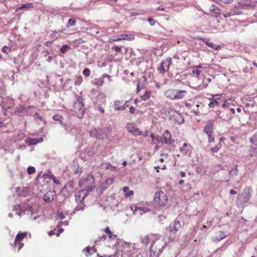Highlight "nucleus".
Returning <instances> with one entry per match:
<instances>
[{
	"label": "nucleus",
	"instance_id": "obj_1",
	"mask_svg": "<svg viewBox=\"0 0 257 257\" xmlns=\"http://www.w3.org/2000/svg\"><path fill=\"white\" fill-rule=\"evenodd\" d=\"M135 248L134 244H132L116 238L113 244V250L116 249L113 257H130L133 254L132 251Z\"/></svg>",
	"mask_w": 257,
	"mask_h": 257
},
{
	"label": "nucleus",
	"instance_id": "obj_2",
	"mask_svg": "<svg viewBox=\"0 0 257 257\" xmlns=\"http://www.w3.org/2000/svg\"><path fill=\"white\" fill-rule=\"evenodd\" d=\"M153 207L158 210H165L168 208V200L166 194L162 191L156 192L154 195Z\"/></svg>",
	"mask_w": 257,
	"mask_h": 257
},
{
	"label": "nucleus",
	"instance_id": "obj_3",
	"mask_svg": "<svg viewBox=\"0 0 257 257\" xmlns=\"http://www.w3.org/2000/svg\"><path fill=\"white\" fill-rule=\"evenodd\" d=\"M251 197L250 188H245L243 192L238 194L235 204L238 208H242L249 201Z\"/></svg>",
	"mask_w": 257,
	"mask_h": 257
},
{
	"label": "nucleus",
	"instance_id": "obj_4",
	"mask_svg": "<svg viewBox=\"0 0 257 257\" xmlns=\"http://www.w3.org/2000/svg\"><path fill=\"white\" fill-rule=\"evenodd\" d=\"M27 232H22V231H19L17 234L14 244L12 245L15 250L19 251L24 246L23 241L27 237Z\"/></svg>",
	"mask_w": 257,
	"mask_h": 257
},
{
	"label": "nucleus",
	"instance_id": "obj_5",
	"mask_svg": "<svg viewBox=\"0 0 257 257\" xmlns=\"http://www.w3.org/2000/svg\"><path fill=\"white\" fill-rule=\"evenodd\" d=\"M76 101L74 104V109L76 115L79 118H82L84 114V105L82 101V98L80 96H76Z\"/></svg>",
	"mask_w": 257,
	"mask_h": 257
},
{
	"label": "nucleus",
	"instance_id": "obj_6",
	"mask_svg": "<svg viewBox=\"0 0 257 257\" xmlns=\"http://www.w3.org/2000/svg\"><path fill=\"white\" fill-rule=\"evenodd\" d=\"M213 126L214 121L213 120H209L206 125L205 126L203 131L208 136V142H213L214 138L213 136Z\"/></svg>",
	"mask_w": 257,
	"mask_h": 257
},
{
	"label": "nucleus",
	"instance_id": "obj_7",
	"mask_svg": "<svg viewBox=\"0 0 257 257\" xmlns=\"http://www.w3.org/2000/svg\"><path fill=\"white\" fill-rule=\"evenodd\" d=\"M171 61V58L170 57L165 59L161 62L160 66L158 68V71L162 74L167 72L170 68Z\"/></svg>",
	"mask_w": 257,
	"mask_h": 257
},
{
	"label": "nucleus",
	"instance_id": "obj_8",
	"mask_svg": "<svg viewBox=\"0 0 257 257\" xmlns=\"http://www.w3.org/2000/svg\"><path fill=\"white\" fill-rule=\"evenodd\" d=\"M181 228V224L180 222L175 220L174 222L173 225H170L167 228V232L169 233V235L171 236L175 235L176 233Z\"/></svg>",
	"mask_w": 257,
	"mask_h": 257
},
{
	"label": "nucleus",
	"instance_id": "obj_9",
	"mask_svg": "<svg viewBox=\"0 0 257 257\" xmlns=\"http://www.w3.org/2000/svg\"><path fill=\"white\" fill-rule=\"evenodd\" d=\"M126 129L129 133H131L134 136L141 135V131L134 123H127Z\"/></svg>",
	"mask_w": 257,
	"mask_h": 257
},
{
	"label": "nucleus",
	"instance_id": "obj_10",
	"mask_svg": "<svg viewBox=\"0 0 257 257\" xmlns=\"http://www.w3.org/2000/svg\"><path fill=\"white\" fill-rule=\"evenodd\" d=\"M171 119L173 120L176 124H181L184 122V118L181 113L175 111L170 116Z\"/></svg>",
	"mask_w": 257,
	"mask_h": 257
},
{
	"label": "nucleus",
	"instance_id": "obj_11",
	"mask_svg": "<svg viewBox=\"0 0 257 257\" xmlns=\"http://www.w3.org/2000/svg\"><path fill=\"white\" fill-rule=\"evenodd\" d=\"M135 39V37L133 35L120 34L118 35L113 36V42L121 40L133 41Z\"/></svg>",
	"mask_w": 257,
	"mask_h": 257
},
{
	"label": "nucleus",
	"instance_id": "obj_12",
	"mask_svg": "<svg viewBox=\"0 0 257 257\" xmlns=\"http://www.w3.org/2000/svg\"><path fill=\"white\" fill-rule=\"evenodd\" d=\"M123 48L122 46H116L113 45V48L115 54L113 55V60L118 61L123 56V53L121 51V48Z\"/></svg>",
	"mask_w": 257,
	"mask_h": 257
},
{
	"label": "nucleus",
	"instance_id": "obj_13",
	"mask_svg": "<svg viewBox=\"0 0 257 257\" xmlns=\"http://www.w3.org/2000/svg\"><path fill=\"white\" fill-rule=\"evenodd\" d=\"M83 251L87 257L90 255H98V254L96 252V249L93 247L87 246L83 249Z\"/></svg>",
	"mask_w": 257,
	"mask_h": 257
},
{
	"label": "nucleus",
	"instance_id": "obj_14",
	"mask_svg": "<svg viewBox=\"0 0 257 257\" xmlns=\"http://www.w3.org/2000/svg\"><path fill=\"white\" fill-rule=\"evenodd\" d=\"M89 134L91 137L98 139H102L103 137L102 131L99 129L94 128L90 132Z\"/></svg>",
	"mask_w": 257,
	"mask_h": 257
},
{
	"label": "nucleus",
	"instance_id": "obj_15",
	"mask_svg": "<svg viewBox=\"0 0 257 257\" xmlns=\"http://www.w3.org/2000/svg\"><path fill=\"white\" fill-rule=\"evenodd\" d=\"M175 100L181 99L183 98L187 94V91L186 90H180L175 89Z\"/></svg>",
	"mask_w": 257,
	"mask_h": 257
},
{
	"label": "nucleus",
	"instance_id": "obj_16",
	"mask_svg": "<svg viewBox=\"0 0 257 257\" xmlns=\"http://www.w3.org/2000/svg\"><path fill=\"white\" fill-rule=\"evenodd\" d=\"M86 196V192L81 190L78 192L75 195V200L77 203H84L83 200Z\"/></svg>",
	"mask_w": 257,
	"mask_h": 257
},
{
	"label": "nucleus",
	"instance_id": "obj_17",
	"mask_svg": "<svg viewBox=\"0 0 257 257\" xmlns=\"http://www.w3.org/2000/svg\"><path fill=\"white\" fill-rule=\"evenodd\" d=\"M56 194L54 191H49L47 192L44 196V200L45 202H50L54 199V197Z\"/></svg>",
	"mask_w": 257,
	"mask_h": 257
},
{
	"label": "nucleus",
	"instance_id": "obj_18",
	"mask_svg": "<svg viewBox=\"0 0 257 257\" xmlns=\"http://www.w3.org/2000/svg\"><path fill=\"white\" fill-rule=\"evenodd\" d=\"M163 138L164 139V142L167 145L172 144V135L169 131L166 130L164 132V133L163 136Z\"/></svg>",
	"mask_w": 257,
	"mask_h": 257
},
{
	"label": "nucleus",
	"instance_id": "obj_19",
	"mask_svg": "<svg viewBox=\"0 0 257 257\" xmlns=\"http://www.w3.org/2000/svg\"><path fill=\"white\" fill-rule=\"evenodd\" d=\"M131 209L136 213L138 211H140L139 213L140 215H143L144 213L148 212L150 210V209L148 207H139L137 206L132 207Z\"/></svg>",
	"mask_w": 257,
	"mask_h": 257
},
{
	"label": "nucleus",
	"instance_id": "obj_20",
	"mask_svg": "<svg viewBox=\"0 0 257 257\" xmlns=\"http://www.w3.org/2000/svg\"><path fill=\"white\" fill-rule=\"evenodd\" d=\"M242 14V12L241 11H235L234 10H231L230 11H226L223 12V15L224 17H229L231 16H235V15H240Z\"/></svg>",
	"mask_w": 257,
	"mask_h": 257
},
{
	"label": "nucleus",
	"instance_id": "obj_21",
	"mask_svg": "<svg viewBox=\"0 0 257 257\" xmlns=\"http://www.w3.org/2000/svg\"><path fill=\"white\" fill-rule=\"evenodd\" d=\"M175 89H169L166 90L164 95L165 97L171 100H175V97H174L175 95Z\"/></svg>",
	"mask_w": 257,
	"mask_h": 257
},
{
	"label": "nucleus",
	"instance_id": "obj_22",
	"mask_svg": "<svg viewBox=\"0 0 257 257\" xmlns=\"http://www.w3.org/2000/svg\"><path fill=\"white\" fill-rule=\"evenodd\" d=\"M43 141V138H40L39 139H35V138H28L26 140V143L29 146L36 145L38 143L42 142Z\"/></svg>",
	"mask_w": 257,
	"mask_h": 257
},
{
	"label": "nucleus",
	"instance_id": "obj_23",
	"mask_svg": "<svg viewBox=\"0 0 257 257\" xmlns=\"http://www.w3.org/2000/svg\"><path fill=\"white\" fill-rule=\"evenodd\" d=\"M73 192V187L70 184H67L62 189V192L65 195H69L70 193Z\"/></svg>",
	"mask_w": 257,
	"mask_h": 257
},
{
	"label": "nucleus",
	"instance_id": "obj_24",
	"mask_svg": "<svg viewBox=\"0 0 257 257\" xmlns=\"http://www.w3.org/2000/svg\"><path fill=\"white\" fill-rule=\"evenodd\" d=\"M114 106L115 109L118 110H123L128 106V105H125L124 104H122V102L121 101H115L114 103Z\"/></svg>",
	"mask_w": 257,
	"mask_h": 257
},
{
	"label": "nucleus",
	"instance_id": "obj_25",
	"mask_svg": "<svg viewBox=\"0 0 257 257\" xmlns=\"http://www.w3.org/2000/svg\"><path fill=\"white\" fill-rule=\"evenodd\" d=\"M209 10L211 12L214 13V16L216 17H218L220 15L219 9L218 8V7L214 5H212L210 6Z\"/></svg>",
	"mask_w": 257,
	"mask_h": 257
},
{
	"label": "nucleus",
	"instance_id": "obj_26",
	"mask_svg": "<svg viewBox=\"0 0 257 257\" xmlns=\"http://www.w3.org/2000/svg\"><path fill=\"white\" fill-rule=\"evenodd\" d=\"M33 8V3H29L27 4H23L21 7H18L16 9V12H17L21 10H28L30 8Z\"/></svg>",
	"mask_w": 257,
	"mask_h": 257
},
{
	"label": "nucleus",
	"instance_id": "obj_27",
	"mask_svg": "<svg viewBox=\"0 0 257 257\" xmlns=\"http://www.w3.org/2000/svg\"><path fill=\"white\" fill-rule=\"evenodd\" d=\"M201 69H202V66L201 65L195 66L193 68L192 73L196 76H198L200 75L201 72Z\"/></svg>",
	"mask_w": 257,
	"mask_h": 257
},
{
	"label": "nucleus",
	"instance_id": "obj_28",
	"mask_svg": "<svg viewBox=\"0 0 257 257\" xmlns=\"http://www.w3.org/2000/svg\"><path fill=\"white\" fill-rule=\"evenodd\" d=\"M226 235L224 234V232L223 231H220L219 232V235L213 237L212 240L214 241H219L226 237Z\"/></svg>",
	"mask_w": 257,
	"mask_h": 257
},
{
	"label": "nucleus",
	"instance_id": "obj_29",
	"mask_svg": "<svg viewBox=\"0 0 257 257\" xmlns=\"http://www.w3.org/2000/svg\"><path fill=\"white\" fill-rule=\"evenodd\" d=\"M7 100H8L9 101V105L7 106L5 104L4 101H3L2 102V103L1 104L2 107H3L5 109V110H7V109L11 108L14 105V102H13V99H12L11 98H7Z\"/></svg>",
	"mask_w": 257,
	"mask_h": 257
},
{
	"label": "nucleus",
	"instance_id": "obj_30",
	"mask_svg": "<svg viewBox=\"0 0 257 257\" xmlns=\"http://www.w3.org/2000/svg\"><path fill=\"white\" fill-rule=\"evenodd\" d=\"M123 191L125 193L126 197H130L133 195L134 194V191L133 190H130L129 188L127 186L123 188Z\"/></svg>",
	"mask_w": 257,
	"mask_h": 257
},
{
	"label": "nucleus",
	"instance_id": "obj_31",
	"mask_svg": "<svg viewBox=\"0 0 257 257\" xmlns=\"http://www.w3.org/2000/svg\"><path fill=\"white\" fill-rule=\"evenodd\" d=\"M215 113L218 118L223 120H226L227 119V117L224 115V113L223 111L217 110L215 112Z\"/></svg>",
	"mask_w": 257,
	"mask_h": 257
},
{
	"label": "nucleus",
	"instance_id": "obj_32",
	"mask_svg": "<svg viewBox=\"0 0 257 257\" xmlns=\"http://www.w3.org/2000/svg\"><path fill=\"white\" fill-rule=\"evenodd\" d=\"M103 82L101 78H95L92 81V83L96 86H100L103 84Z\"/></svg>",
	"mask_w": 257,
	"mask_h": 257
},
{
	"label": "nucleus",
	"instance_id": "obj_33",
	"mask_svg": "<svg viewBox=\"0 0 257 257\" xmlns=\"http://www.w3.org/2000/svg\"><path fill=\"white\" fill-rule=\"evenodd\" d=\"M83 81V78L81 75L76 76L75 79L74 84L79 86L82 83Z\"/></svg>",
	"mask_w": 257,
	"mask_h": 257
},
{
	"label": "nucleus",
	"instance_id": "obj_34",
	"mask_svg": "<svg viewBox=\"0 0 257 257\" xmlns=\"http://www.w3.org/2000/svg\"><path fill=\"white\" fill-rule=\"evenodd\" d=\"M76 24V20L74 18H70L68 20V21L66 25L67 28H70L72 26H75Z\"/></svg>",
	"mask_w": 257,
	"mask_h": 257
},
{
	"label": "nucleus",
	"instance_id": "obj_35",
	"mask_svg": "<svg viewBox=\"0 0 257 257\" xmlns=\"http://www.w3.org/2000/svg\"><path fill=\"white\" fill-rule=\"evenodd\" d=\"M151 93V91H146L145 93L141 96V98L142 99V100L146 101L150 97Z\"/></svg>",
	"mask_w": 257,
	"mask_h": 257
},
{
	"label": "nucleus",
	"instance_id": "obj_36",
	"mask_svg": "<svg viewBox=\"0 0 257 257\" xmlns=\"http://www.w3.org/2000/svg\"><path fill=\"white\" fill-rule=\"evenodd\" d=\"M238 171L237 165H236L231 171H229L228 175L230 176H237Z\"/></svg>",
	"mask_w": 257,
	"mask_h": 257
},
{
	"label": "nucleus",
	"instance_id": "obj_37",
	"mask_svg": "<svg viewBox=\"0 0 257 257\" xmlns=\"http://www.w3.org/2000/svg\"><path fill=\"white\" fill-rule=\"evenodd\" d=\"M220 104V103L218 100L214 99L209 102L208 106L209 108H213L216 106H219Z\"/></svg>",
	"mask_w": 257,
	"mask_h": 257
},
{
	"label": "nucleus",
	"instance_id": "obj_38",
	"mask_svg": "<svg viewBox=\"0 0 257 257\" xmlns=\"http://www.w3.org/2000/svg\"><path fill=\"white\" fill-rule=\"evenodd\" d=\"M157 248L156 247L154 248L153 245H151L150 249V257H155L157 256L156 254Z\"/></svg>",
	"mask_w": 257,
	"mask_h": 257
},
{
	"label": "nucleus",
	"instance_id": "obj_39",
	"mask_svg": "<svg viewBox=\"0 0 257 257\" xmlns=\"http://www.w3.org/2000/svg\"><path fill=\"white\" fill-rule=\"evenodd\" d=\"M79 205H77L74 208V211H78L80 210H83L85 205L84 203H79Z\"/></svg>",
	"mask_w": 257,
	"mask_h": 257
},
{
	"label": "nucleus",
	"instance_id": "obj_40",
	"mask_svg": "<svg viewBox=\"0 0 257 257\" xmlns=\"http://www.w3.org/2000/svg\"><path fill=\"white\" fill-rule=\"evenodd\" d=\"M222 144L219 142L214 147H212L211 150L213 153H216L221 148Z\"/></svg>",
	"mask_w": 257,
	"mask_h": 257
},
{
	"label": "nucleus",
	"instance_id": "obj_41",
	"mask_svg": "<svg viewBox=\"0 0 257 257\" xmlns=\"http://www.w3.org/2000/svg\"><path fill=\"white\" fill-rule=\"evenodd\" d=\"M53 119L55 121H59L62 123L64 118L62 115L60 114H56L53 117Z\"/></svg>",
	"mask_w": 257,
	"mask_h": 257
},
{
	"label": "nucleus",
	"instance_id": "obj_42",
	"mask_svg": "<svg viewBox=\"0 0 257 257\" xmlns=\"http://www.w3.org/2000/svg\"><path fill=\"white\" fill-rule=\"evenodd\" d=\"M250 141L253 145L257 146V132L251 137Z\"/></svg>",
	"mask_w": 257,
	"mask_h": 257
},
{
	"label": "nucleus",
	"instance_id": "obj_43",
	"mask_svg": "<svg viewBox=\"0 0 257 257\" xmlns=\"http://www.w3.org/2000/svg\"><path fill=\"white\" fill-rule=\"evenodd\" d=\"M70 49V47L67 45H63L60 48V52L62 54L65 53L68 50Z\"/></svg>",
	"mask_w": 257,
	"mask_h": 257
},
{
	"label": "nucleus",
	"instance_id": "obj_44",
	"mask_svg": "<svg viewBox=\"0 0 257 257\" xmlns=\"http://www.w3.org/2000/svg\"><path fill=\"white\" fill-rule=\"evenodd\" d=\"M202 41H203V42H204L205 43V44L207 46H208V47H210V48H211L212 49H213V47H214V44L212 42H210L208 39H205V38H203L202 39Z\"/></svg>",
	"mask_w": 257,
	"mask_h": 257
},
{
	"label": "nucleus",
	"instance_id": "obj_45",
	"mask_svg": "<svg viewBox=\"0 0 257 257\" xmlns=\"http://www.w3.org/2000/svg\"><path fill=\"white\" fill-rule=\"evenodd\" d=\"M141 240L142 243H144L146 246H148L149 245V243L150 242V238L148 236L142 238Z\"/></svg>",
	"mask_w": 257,
	"mask_h": 257
},
{
	"label": "nucleus",
	"instance_id": "obj_46",
	"mask_svg": "<svg viewBox=\"0 0 257 257\" xmlns=\"http://www.w3.org/2000/svg\"><path fill=\"white\" fill-rule=\"evenodd\" d=\"M179 151L183 155H186L188 153V150L186 148H184L183 146L179 148Z\"/></svg>",
	"mask_w": 257,
	"mask_h": 257
},
{
	"label": "nucleus",
	"instance_id": "obj_47",
	"mask_svg": "<svg viewBox=\"0 0 257 257\" xmlns=\"http://www.w3.org/2000/svg\"><path fill=\"white\" fill-rule=\"evenodd\" d=\"M34 119L37 121H43V118L40 115L39 113L36 112L34 115Z\"/></svg>",
	"mask_w": 257,
	"mask_h": 257
},
{
	"label": "nucleus",
	"instance_id": "obj_48",
	"mask_svg": "<svg viewBox=\"0 0 257 257\" xmlns=\"http://www.w3.org/2000/svg\"><path fill=\"white\" fill-rule=\"evenodd\" d=\"M27 171L29 174H32L35 172L36 169L35 167L30 166L28 168Z\"/></svg>",
	"mask_w": 257,
	"mask_h": 257
},
{
	"label": "nucleus",
	"instance_id": "obj_49",
	"mask_svg": "<svg viewBox=\"0 0 257 257\" xmlns=\"http://www.w3.org/2000/svg\"><path fill=\"white\" fill-rule=\"evenodd\" d=\"M90 70L88 68H85L83 71V74L84 75H85L86 77H89L90 75Z\"/></svg>",
	"mask_w": 257,
	"mask_h": 257
},
{
	"label": "nucleus",
	"instance_id": "obj_50",
	"mask_svg": "<svg viewBox=\"0 0 257 257\" xmlns=\"http://www.w3.org/2000/svg\"><path fill=\"white\" fill-rule=\"evenodd\" d=\"M50 178L52 179L54 183L56 184H60V181L54 176V175H51L50 176Z\"/></svg>",
	"mask_w": 257,
	"mask_h": 257
},
{
	"label": "nucleus",
	"instance_id": "obj_51",
	"mask_svg": "<svg viewBox=\"0 0 257 257\" xmlns=\"http://www.w3.org/2000/svg\"><path fill=\"white\" fill-rule=\"evenodd\" d=\"M8 49L9 50V52H10L12 51V49L11 48H9L6 46H5L3 47L2 51L4 53L7 54L8 53V52L7 51Z\"/></svg>",
	"mask_w": 257,
	"mask_h": 257
},
{
	"label": "nucleus",
	"instance_id": "obj_52",
	"mask_svg": "<svg viewBox=\"0 0 257 257\" xmlns=\"http://www.w3.org/2000/svg\"><path fill=\"white\" fill-rule=\"evenodd\" d=\"M104 232L107 234L108 235V236L109 237V238H111V236H112V232H111V231L109 230V228L108 227H107L105 229V230H104Z\"/></svg>",
	"mask_w": 257,
	"mask_h": 257
},
{
	"label": "nucleus",
	"instance_id": "obj_53",
	"mask_svg": "<svg viewBox=\"0 0 257 257\" xmlns=\"http://www.w3.org/2000/svg\"><path fill=\"white\" fill-rule=\"evenodd\" d=\"M148 21L149 22L151 26L155 25L156 23V21L154 20L152 17H149L148 19Z\"/></svg>",
	"mask_w": 257,
	"mask_h": 257
},
{
	"label": "nucleus",
	"instance_id": "obj_54",
	"mask_svg": "<svg viewBox=\"0 0 257 257\" xmlns=\"http://www.w3.org/2000/svg\"><path fill=\"white\" fill-rule=\"evenodd\" d=\"M164 248H165V245H163L161 248L159 249V251L157 254V257H159V256L160 255V254L163 252L164 249Z\"/></svg>",
	"mask_w": 257,
	"mask_h": 257
},
{
	"label": "nucleus",
	"instance_id": "obj_55",
	"mask_svg": "<svg viewBox=\"0 0 257 257\" xmlns=\"http://www.w3.org/2000/svg\"><path fill=\"white\" fill-rule=\"evenodd\" d=\"M220 1L224 4H230L233 2V0H220Z\"/></svg>",
	"mask_w": 257,
	"mask_h": 257
},
{
	"label": "nucleus",
	"instance_id": "obj_56",
	"mask_svg": "<svg viewBox=\"0 0 257 257\" xmlns=\"http://www.w3.org/2000/svg\"><path fill=\"white\" fill-rule=\"evenodd\" d=\"M87 179L88 180V181H90V182L92 183H94V179L93 176L89 175L88 176Z\"/></svg>",
	"mask_w": 257,
	"mask_h": 257
},
{
	"label": "nucleus",
	"instance_id": "obj_57",
	"mask_svg": "<svg viewBox=\"0 0 257 257\" xmlns=\"http://www.w3.org/2000/svg\"><path fill=\"white\" fill-rule=\"evenodd\" d=\"M130 111L131 113L132 114H134L135 113V111H136V108L133 106H131L130 107Z\"/></svg>",
	"mask_w": 257,
	"mask_h": 257
},
{
	"label": "nucleus",
	"instance_id": "obj_58",
	"mask_svg": "<svg viewBox=\"0 0 257 257\" xmlns=\"http://www.w3.org/2000/svg\"><path fill=\"white\" fill-rule=\"evenodd\" d=\"M214 50H219L221 49V46L219 45H214V47H213Z\"/></svg>",
	"mask_w": 257,
	"mask_h": 257
},
{
	"label": "nucleus",
	"instance_id": "obj_59",
	"mask_svg": "<svg viewBox=\"0 0 257 257\" xmlns=\"http://www.w3.org/2000/svg\"><path fill=\"white\" fill-rule=\"evenodd\" d=\"M142 88L140 86V82H139L137 84L136 92L138 93L142 90Z\"/></svg>",
	"mask_w": 257,
	"mask_h": 257
},
{
	"label": "nucleus",
	"instance_id": "obj_60",
	"mask_svg": "<svg viewBox=\"0 0 257 257\" xmlns=\"http://www.w3.org/2000/svg\"><path fill=\"white\" fill-rule=\"evenodd\" d=\"M196 107H197V109L194 111V113L196 115H199V107H200V105L199 104H197L196 105Z\"/></svg>",
	"mask_w": 257,
	"mask_h": 257
},
{
	"label": "nucleus",
	"instance_id": "obj_61",
	"mask_svg": "<svg viewBox=\"0 0 257 257\" xmlns=\"http://www.w3.org/2000/svg\"><path fill=\"white\" fill-rule=\"evenodd\" d=\"M213 96H214V99L215 100H218V99H220V98H221V94H215V95H213Z\"/></svg>",
	"mask_w": 257,
	"mask_h": 257
},
{
	"label": "nucleus",
	"instance_id": "obj_62",
	"mask_svg": "<svg viewBox=\"0 0 257 257\" xmlns=\"http://www.w3.org/2000/svg\"><path fill=\"white\" fill-rule=\"evenodd\" d=\"M58 216L59 217H60L61 219H63L65 218V216L63 215L62 212H59L58 213Z\"/></svg>",
	"mask_w": 257,
	"mask_h": 257
},
{
	"label": "nucleus",
	"instance_id": "obj_63",
	"mask_svg": "<svg viewBox=\"0 0 257 257\" xmlns=\"http://www.w3.org/2000/svg\"><path fill=\"white\" fill-rule=\"evenodd\" d=\"M229 193L231 195H233V194H236L237 193V192L233 189H231L229 191Z\"/></svg>",
	"mask_w": 257,
	"mask_h": 257
},
{
	"label": "nucleus",
	"instance_id": "obj_64",
	"mask_svg": "<svg viewBox=\"0 0 257 257\" xmlns=\"http://www.w3.org/2000/svg\"><path fill=\"white\" fill-rule=\"evenodd\" d=\"M180 175L182 178H184L186 176V173L183 171H181Z\"/></svg>",
	"mask_w": 257,
	"mask_h": 257
}]
</instances>
